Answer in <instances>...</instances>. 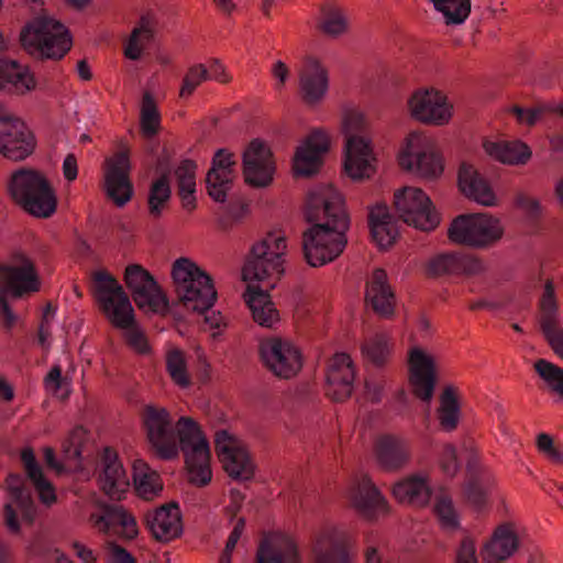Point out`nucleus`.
<instances>
[{"instance_id": "f257e3e1", "label": "nucleus", "mask_w": 563, "mask_h": 563, "mask_svg": "<svg viewBox=\"0 0 563 563\" xmlns=\"http://www.w3.org/2000/svg\"><path fill=\"white\" fill-rule=\"evenodd\" d=\"M142 421L148 443L159 457L173 459L180 449L190 481L199 486L211 481L209 443L194 419L181 417L175 426L165 408L147 405Z\"/></svg>"}, {"instance_id": "f03ea898", "label": "nucleus", "mask_w": 563, "mask_h": 563, "mask_svg": "<svg viewBox=\"0 0 563 563\" xmlns=\"http://www.w3.org/2000/svg\"><path fill=\"white\" fill-rule=\"evenodd\" d=\"M305 214L310 227L302 234V251L310 266H323L341 255L350 225L341 194L330 185H316L307 196Z\"/></svg>"}, {"instance_id": "7ed1b4c3", "label": "nucleus", "mask_w": 563, "mask_h": 563, "mask_svg": "<svg viewBox=\"0 0 563 563\" xmlns=\"http://www.w3.org/2000/svg\"><path fill=\"white\" fill-rule=\"evenodd\" d=\"M175 291L183 306L205 313V322L216 330V335L225 327L223 317L216 311L208 312L217 297L211 277L192 261L181 257L175 261L172 269Z\"/></svg>"}, {"instance_id": "20e7f679", "label": "nucleus", "mask_w": 563, "mask_h": 563, "mask_svg": "<svg viewBox=\"0 0 563 563\" xmlns=\"http://www.w3.org/2000/svg\"><path fill=\"white\" fill-rule=\"evenodd\" d=\"M92 291L109 320L117 328L126 330L130 344L144 353L146 342L142 333L134 327L132 305L118 280L106 271H97L92 274Z\"/></svg>"}, {"instance_id": "39448f33", "label": "nucleus", "mask_w": 563, "mask_h": 563, "mask_svg": "<svg viewBox=\"0 0 563 563\" xmlns=\"http://www.w3.org/2000/svg\"><path fill=\"white\" fill-rule=\"evenodd\" d=\"M0 321L10 329L16 322V316L12 312L7 301V294L15 298L30 295L40 289V278L34 264L24 255L18 254L10 264L0 266Z\"/></svg>"}, {"instance_id": "423d86ee", "label": "nucleus", "mask_w": 563, "mask_h": 563, "mask_svg": "<svg viewBox=\"0 0 563 563\" xmlns=\"http://www.w3.org/2000/svg\"><path fill=\"white\" fill-rule=\"evenodd\" d=\"M342 130L345 136L344 170L355 180L371 177L374 173V157L365 135V120L357 111L344 114Z\"/></svg>"}, {"instance_id": "0eeeda50", "label": "nucleus", "mask_w": 563, "mask_h": 563, "mask_svg": "<svg viewBox=\"0 0 563 563\" xmlns=\"http://www.w3.org/2000/svg\"><path fill=\"white\" fill-rule=\"evenodd\" d=\"M9 190L12 198L35 217L48 218L56 209L53 189L37 172L21 169L14 173Z\"/></svg>"}, {"instance_id": "6e6552de", "label": "nucleus", "mask_w": 563, "mask_h": 563, "mask_svg": "<svg viewBox=\"0 0 563 563\" xmlns=\"http://www.w3.org/2000/svg\"><path fill=\"white\" fill-rule=\"evenodd\" d=\"M23 45L40 58L60 59L71 47V38L66 27L47 15L31 22L21 33Z\"/></svg>"}, {"instance_id": "1a4fd4ad", "label": "nucleus", "mask_w": 563, "mask_h": 563, "mask_svg": "<svg viewBox=\"0 0 563 563\" xmlns=\"http://www.w3.org/2000/svg\"><path fill=\"white\" fill-rule=\"evenodd\" d=\"M286 239L278 232H269L255 243L243 266V278L246 282H264L278 279L284 273Z\"/></svg>"}, {"instance_id": "9d476101", "label": "nucleus", "mask_w": 563, "mask_h": 563, "mask_svg": "<svg viewBox=\"0 0 563 563\" xmlns=\"http://www.w3.org/2000/svg\"><path fill=\"white\" fill-rule=\"evenodd\" d=\"M499 221L485 213L461 214L453 220L449 238L461 244L485 247L501 238Z\"/></svg>"}, {"instance_id": "9b49d317", "label": "nucleus", "mask_w": 563, "mask_h": 563, "mask_svg": "<svg viewBox=\"0 0 563 563\" xmlns=\"http://www.w3.org/2000/svg\"><path fill=\"white\" fill-rule=\"evenodd\" d=\"M394 207L405 223L422 231L433 230L440 222L430 198L419 188L405 187L396 191Z\"/></svg>"}, {"instance_id": "f8f14e48", "label": "nucleus", "mask_w": 563, "mask_h": 563, "mask_svg": "<svg viewBox=\"0 0 563 563\" xmlns=\"http://www.w3.org/2000/svg\"><path fill=\"white\" fill-rule=\"evenodd\" d=\"M401 168L420 175L434 178L442 172L441 158L432 143L424 136L411 133L398 155Z\"/></svg>"}, {"instance_id": "ddd939ff", "label": "nucleus", "mask_w": 563, "mask_h": 563, "mask_svg": "<svg viewBox=\"0 0 563 563\" xmlns=\"http://www.w3.org/2000/svg\"><path fill=\"white\" fill-rule=\"evenodd\" d=\"M260 356L264 365L280 378H291L302 367V355L290 341L272 336L260 342Z\"/></svg>"}, {"instance_id": "4468645a", "label": "nucleus", "mask_w": 563, "mask_h": 563, "mask_svg": "<svg viewBox=\"0 0 563 563\" xmlns=\"http://www.w3.org/2000/svg\"><path fill=\"white\" fill-rule=\"evenodd\" d=\"M216 450L228 475L236 481H249L254 475V464L242 443L227 430H218Z\"/></svg>"}, {"instance_id": "2eb2a0df", "label": "nucleus", "mask_w": 563, "mask_h": 563, "mask_svg": "<svg viewBox=\"0 0 563 563\" xmlns=\"http://www.w3.org/2000/svg\"><path fill=\"white\" fill-rule=\"evenodd\" d=\"M124 280L141 309L161 311L167 307V299L153 276L141 265L131 264L125 269Z\"/></svg>"}, {"instance_id": "dca6fc26", "label": "nucleus", "mask_w": 563, "mask_h": 563, "mask_svg": "<svg viewBox=\"0 0 563 563\" xmlns=\"http://www.w3.org/2000/svg\"><path fill=\"white\" fill-rule=\"evenodd\" d=\"M34 141L24 123L8 112L0 113V153L12 161L27 157Z\"/></svg>"}, {"instance_id": "f3484780", "label": "nucleus", "mask_w": 563, "mask_h": 563, "mask_svg": "<svg viewBox=\"0 0 563 563\" xmlns=\"http://www.w3.org/2000/svg\"><path fill=\"white\" fill-rule=\"evenodd\" d=\"M89 521L99 532L133 539L137 534L135 518L122 506L100 504L90 514Z\"/></svg>"}, {"instance_id": "a211bd4d", "label": "nucleus", "mask_w": 563, "mask_h": 563, "mask_svg": "<svg viewBox=\"0 0 563 563\" xmlns=\"http://www.w3.org/2000/svg\"><path fill=\"white\" fill-rule=\"evenodd\" d=\"M130 169V159L125 152H119L107 161L103 188L108 198L118 207H123L133 195Z\"/></svg>"}, {"instance_id": "6ab92c4d", "label": "nucleus", "mask_w": 563, "mask_h": 563, "mask_svg": "<svg viewBox=\"0 0 563 563\" xmlns=\"http://www.w3.org/2000/svg\"><path fill=\"white\" fill-rule=\"evenodd\" d=\"M411 115L422 122L443 124L451 118L446 97L434 89H419L409 99Z\"/></svg>"}, {"instance_id": "aec40b11", "label": "nucleus", "mask_w": 563, "mask_h": 563, "mask_svg": "<svg viewBox=\"0 0 563 563\" xmlns=\"http://www.w3.org/2000/svg\"><path fill=\"white\" fill-rule=\"evenodd\" d=\"M275 166L269 148L254 140L243 153V174L245 181L254 187H265L273 180Z\"/></svg>"}, {"instance_id": "412c9836", "label": "nucleus", "mask_w": 563, "mask_h": 563, "mask_svg": "<svg viewBox=\"0 0 563 563\" xmlns=\"http://www.w3.org/2000/svg\"><path fill=\"white\" fill-rule=\"evenodd\" d=\"M97 470L99 485L104 494L110 498L121 499L130 487V481L118 454L110 448H106Z\"/></svg>"}, {"instance_id": "4be33fe9", "label": "nucleus", "mask_w": 563, "mask_h": 563, "mask_svg": "<svg viewBox=\"0 0 563 563\" xmlns=\"http://www.w3.org/2000/svg\"><path fill=\"white\" fill-rule=\"evenodd\" d=\"M351 539L339 529L324 531L312 548L313 563H351Z\"/></svg>"}, {"instance_id": "5701e85b", "label": "nucleus", "mask_w": 563, "mask_h": 563, "mask_svg": "<svg viewBox=\"0 0 563 563\" xmlns=\"http://www.w3.org/2000/svg\"><path fill=\"white\" fill-rule=\"evenodd\" d=\"M349 498L355 509L367 519H374L388 510L386 499L367 475L352 484Z\"/></svg>"}, {"instance_id": "b1692460", "label": "nucleus", "mask_w": 563, "mask_h": 563, "mask_svg": "<svg viewBox=\"0 0 563 563\" xmlns=\"http://www.w3.org/2000/svg\"><path fill=\"white\" fill-rule=\"evenodd\" d=\"M330 139L321 130H314L306 142L298 146L294 157V169L297 175L310 176L318 172L322 155L329 150Z\"/></svg>"}, {"instance_id": "393cba45", "label": "nucleus", "mask_w": 563, "mask_h": 563, "mask_svg": "<svg viewBox=\"0 0 563 563\" xmlns=\"http://www.w3.org/2000/svg\"><path fill=\"white\" fill-rule=\"evenodd\" d=\"M234 166L235 161L231 153L223 148L217 151L212 159V166L207 174L206 183L208 194L218 202L225 201L227 194L235 177Z\"/></svg>"}, {"instance_id": "a878e982", "label": "nucleus", "mask_w": 563, "mask_h": 563, "mask_svg": "<svg viewBox=\"0 0 563 563\" xmlns=\"http://www.w3.org/2000/svg\"><path fill=\"white\" fill-rule=\"evenodd\" d=\"M354 368L345 353L335 354L327 372V395L335 401L347 399L353 390Z\"/></svg>"}, {"instance_id": "bb28decb", "label": "nucleus", "mask_w": 563, "mask_h": 563, "mask_svg": "<svg viewBox=\"0 0 563 563\" xmlns=\"http://www.w3.org/2000/svg\"><path fill=\"white\" fill-rule=\"evenodd\" d=\"M540 310L541 330L554 352L563 358V331L559 328L556 321L558 303L554 286L551 280H548L544 285L540 299Z\"/></svg>"}, {"instance_id": "cd10ccee", "label": "nucleus", "mask_w": 563, "mask_h": 563, "mask_svg": "<svg viewBox=\"0 0 563 563\" xmlns=\"http://www.w3.org/2000/svg\"><path fill=\"white\" fill-rule=\"evenodd\" d=\"M410 382L415 394L429 402L433 396L435 377L433 362L422 350L413 347L409 355Z\"/></svg>"}, {"instance_id": "c85d7f7f", "label": "nucleus", "mask_w": 563, "mask_h": 563, "mask_svg": "<svg viewBox=\"0 0 563 563\" xmlns=\"http://www.w3.org/2000/svg\"><path fill=\"white\" fill-rule=\"evenodd\" d=\"M329 79L324 67L319 60L308 57L300 70V92L305 102L318 103L328 91Z\"/></svg>"}, {"instance_id": "c756f323", "label": "nucleus", "mask_w": 563, "mask_h": 563, "mask_svg": "<svg viewBox=\"0 0 563 563\" xmlns=\"http://www.w3.org/2000/svg\"><path fill=\"white\" fill-rule=\"evenodd\" d=\"M365 300L376 313L383 317L393 314L395 295L388 284L387 274L384 269L376 268L368 277Z\"/></svg>"}, {"instance_id": "7c9ffc66", "label": "nucleus", "mask_w": 563, "mask_h": 563, "mask_svg": "<svg viewBox=\"0 0 563 563\" xmlns=\"http://www.w3.org/2000/svg\"><path fill=\"white\" fill-rule=\"evenodd\" d=\"M9 500L4 506L5 525L12 532L20 530L18 511L29 512L32 506L31 495L20 475H9L7 478Z\"/></svg>"}, {"instance_id": "2f4dec72", "label": "nucleus", "mask_w": 563, "mask_h": 563, "mask_svg": "<svg viewBox=\"0 0 563 563\" xmlns=\"http://www.w3.org/2000/svg\"><path fill=\"white\" fill-rule=\"evenodd\" d=\"M257 563H299L297 547L286 536H265L257 550Z\"/></svg>"}, {"instance_id": "473e14b6", "label": "nucleus", "mask_w": 563, "mask_h": 563, "mask_svg": "<svg viewBox=\"0 0 563 563\" xmlns=\"http://www.w3.org/2000/svg\"><path fill=\"white\" fill-rule=\"evenodd\" d=\"M146 523L153 537L161 542H168L181 532L180 514L176 504L162 506L148 514Z\"/></svg>"}, {"instance_id": "72a5a7b5", "label": "nucleus", "mask_w": 563, "mask_h": 563, "mask_svg": "<svg viewBox=\"0 0 563 563\" xmlns=\"http://www.w3.org/2000/svg\"><path fill=\"white\" fill-rule=\"evenodd\" d=\"M466 472L467 479L463 488V496L471 506L481 510L487 503L492 477L486 471L477 467L474 454L467 461Z\"/></svg>"}, {"instance_id": "f704fd0d", "label": "nucleus", "mask_w": 563, "mask_h": 563, "mask_svg": "<svg viewBox=\"0 0 563 563\" xmlns=\"http://www.w3.org/2000/svg\"><path fill=\"white\" fill-rule=\"evenodd\" d=\"M481 269V263L468 255L459 253L439 254L430 260L427 272L430 276L451 274H476Z\"/></svg>"}, {"instance_id": "c9c22d12", "label": "nucleus", "mask_w": 563, "mask_h": 563, "mask_svg": "<svg viewBox=\"0 0 563 563\" xmlns=\"http://www.w3.org/2000/svg\"><path fill=\"white\" fill-rule=\"evenodd\" d=\"M459 185L465 196L483 206H494L495 194L487 180L470 164L463 163L459 170Z\"/></svg>"}, {"instance_id": "e433bc0d", "label": "nucleus", "mask_w": 563, "mask_h": 563, "mask_svg": "<svg viewBox=\"0 0 563 563\" xmlns=\"http://www.w3.org/2000/svg\"><path fill=\"white\" fill-rule=\"evenodd\" d=\"M377 461L382 467L396 471L409 461V448L406 441L394 435L380 437L375 444Z\"/></svg>"}, {"instance_id": "4c0bfd02", "label": "nucleus", "mask_w": 563, "mask_h": 563, "mask_svg": "<svg viewBox=\"0 0 563 563\" xmlns=\"http://www.w3.org/2000/svg\"><path fill=\"white\" fill-rule=\"evenodd\" d=\"M244 301L247 305L256 323L265 328H272L279 321V313L274 307L267 291L249 285L244 292Z\"/></svg>"}, {"instance_id": "58836bf2", "label": "nucleus", "mask_w": 563, "mask_h": 563, "mask_svg": "<svg viewBox=\"0 0 563 563\" xmlns=\"http://www.w3.org/2000/svg\"><path fill=\"white\" fill-rule=\"evenodd\" d=\"M517 548L518 539L514 531L507 526H500L490 541L485 544L482 556L486 563H500L509 558Z\"/></svg>"}, {"instance_id": "ea45409f", "label": "nucleus", "mask_w": 563, "mask_h": 563, "mask_svg": "<svg viewBox=\"0 0 563 563\" xmlns=\"http://www.w3.org/2000/svg\"><path fill=\"white\" fill-rule=\"evenodd\" d=\"M368 222L373 240L380 249H387L399 232L386 206H377L369 211Z\"/></svg>"}, {"instance_id": "a19ab883", "label": "nucleus", "mask_w": 563, "mask_h": 563, "mask_svg": "<svg viewBox=\"0 0 563 563\" xmlns=\"http://www.w3.org/2000/svg\"><path fill=\"white\" fill-rule=\"evenodd\" d=\"M393 495L400 503L423 506L430 500L431 489L424 477L412 475L395 484Z\"/></svg>"}, {"instance_id": "79ce46f5", "label": "nucleus", "mask_w": 563, "mask_h": 563, "mask_svg": "<svg viewBox=\"0 0 563 563\" xmlns=\"http://www.w3.org/2000/svg\"><path fill=\"white\" fill-rule=\"evenodd\" d=\"M485 152L505 164H525L531 156L529 147L520 142H484Z\"/></svg>"}, {"instance_id": "37998d69", "label": "nucleus", "mask_w": 563, "mask_h": 563, "mask_svg": "<svg viewBox=\"0 0 563 563\" xmlns=\"http://www.w3.org/2000/svg\"><path fill=\"white\" fill-rule=\"evenodd\" d=\"M21 461L25 467L27 477L33 483L38 497L43 504L51 506L56 500L52 484L43 476V472L31 449H24L21 453Z\"/></svg>"}, {"instance_id": "c03bdc74", "label": "nucleus", "mask_w": 563, "mask_h": 563, "mask_svg": "<svg viewBox=\"0 0 563 563\" xmlns=\"http://www.w3.org/2000/svg\"><path fill=\"white\" fill-rule=\"evenodd\" d=\"M178 195L183 207L187 210L196 208V164L185 159L175 170Z\"/></svg>"}, {"instance_id": "a18cd8bd", "label": "nucleus", "mask_w": 563, "mask_h": 563, "mask_svg": "<svg viewBox=\"0 0 563 563\" xmlns=\"http://www.w3.org/2000/svg\"><path fill=\"white\" fill-rule=\"evenodd\" d=\"M13 86L16 90L25 91L34 87V79L27 68L19 63L0 56V86Z\"/></svg>"}, {"instance_id": "49530a36", "label": "nucleus", "mask_w": 563, "mask_h": 563, "mask_svg": "<svg viewBox=\"0 0 563 563\" xmlns=\"http://www.w3.org/2000/svg\"><path fill=\"white\" fill-rule=\"evenodd\" d=\"M133 482L135 490L143 499H153L162 490L158 474L143 461H135L133 464Z\"/></svg>"}, {"instance_id": "de8ad7c7", "label": "nucleus", "mask_w": 563, "mask_h": 563, "mask_svg": "<svg viewBox=\"0 0 563 563\" xmlns=\"http://www.w3.org/2000/svg\"><path fill=\"white\" fill-rule=\"evenodd\" d=\"M154 37V23L148 15H142L140 23L135 26L129 37L124 48L126 58L137 60L141 58L143 49L152 42Z\"/></svg>"}, {"instance_id": "09e8293b", "label": "nucleus", "mask_w": 563, "mask_h": 563, "mask_svg": "<svg viewBox=\"0 0 563 563\" xmlns=\"http://www.w3.org/2000/svg\"><path fill=\"white\" fill-rule=\"evenodd\" d=\"M431 2L434 9L443 14L449 25L464 23L471 13V0H431Z\"/></svg>"}, {"instance_id": "8fccbe9b", "label": "nucleus", "mask_w": 563, "mask_h": 563, "mask_svg": "<svg viewBox=\"0 0 563 563\" xmlns=\"http://www.w3.org/2000/svg\"><path fill=\"white\" fill-rule=\"evenodd\" d=\"M363 356L376 366H382L389 355L388 339L384 333L368 336L362 344Z\"/></svg>"}, {"instance_id": "3c124183", "label": "nucleus", "mask_w": 563, "mask_h": 563, "mask_svg": "<svg viewBox=\"0 0 563 563\" xmlns=\"http://www.w3.org/2000/svg\"><path fill=\"white\" fill-rule=\"evenodd\" d=\"M170 195L169 174L165 173L153 181L151 186L148 196V209L151 216L155 218L161 216L162 208L164 203L169 200Z\"/></svg>"}, {"instance_id": "603ef678", "label": "nucleus", "mask_w": 563, "mask_h": 563, "mask_svg": "<svg viewBox=\"0 0 563 563\" xmlns=\"http://www.w3.org/2000/svg\"><path fill=\"white\" fill-rule=\"evenodd\" d=\"M166 369L175 384L183 388L190 386L191 379L187 371L185 355L181 351L175 349L167 353Z\"/></svg>"}, {"instance_id": "864d4df0", "label": "nucleus", "mask_w": 563, "mask_h": 563, "mask_svg": "<svg viewBox=\"0 0 563 563\" xmlns=\"http://www.w3.org/2000/svg\"><path fill=\"white\" fill-rule=\"evenodd\" d=\"M459 404L454 396L453 389L446 387L441 395V406L439 409V419L443 429L452 431L459 422Z\"/></svg>"}, {"instance_id": "5fc2aeb1", "label": "nucleus", "mask_w": 563, "mask_h": 563, "mask_svg": "<svg viewBox=\"0 0 563 563\" xmlns=\"http://www.w3.org/2000/svg\"><path fill=\"white\" fill-rule=\"evenodd\" d=\"M435 514L441 525L448 530H454L459 527V518L450 495L441 489L435 495Z\"/></svg>"}, {"instance_id": "6e6d98bb", "label": "nucleus", "mask_w": 563, "mask_h": 563, "mask_svg": "<svg viewBox=\"0 0 563 563\" xmlns=\"http://www.w3.org/2000/svg\"><path fill=\"white\" fill-rule=\"evenodd\" d=\"M159 113L154 101V98L150 92L143 95L142 107H141V125L144 134L153 136L158 131Z\"/></svg>"}, {"instance_id": "4d7b16f0", "label": "nucleus", "mask_w": 563, "mask_h": 563, "mask_svg": "<svg viewBox=\"0 0 563 563\" xmlns=\"http://www.w3.org/2000/svg\"><path fill=\"white\" fill-rule=\"evenodd\" d=\"M534 369L552 390L563 396V369L561 367L540 358L534 363Z\"/></svg>"}, {"instance_id": "13d9d810", "label": "nucleus", "mask_w": 563, "mask_h": 563, "mask_svg": "<svg viewBox=\"0 0 563 563\" xmlns=\"http://www.w3.org/2000/svg\"><path fill=\"white\" fill-rule=\"evenodd\" d=\"M346 20L338 8L331 5L322 8L321 30L325 34L338 36L346 30Z\"/></svg>"}, {"instance_id": "bf43d9fd", "label": "nucleus", "mask_w": 563, "mask_h": 563, "mask_svg": "<svg viewBox=\"0 0 563 563\" xmlns=\"http://www.w3.org/2000/svg\"><path fill=\"white\" fill-rule=\"evenodd\" d=\"M207 79H209V71L203 64L191 66L183 79L179 96L181 98L191 96L195 89Z\"/></svg>"}, {"instance_id": "052dcab7", "label": "nucleus", "mask_w": 563, "mask_h": 563, "mask_svg": "<svg viewBox=\"0 0 563 563\" xmlns=\"http://www.w3.org/2000/svg\"><path fill=\"white\" fill-rule=\"evenodd\" d=\"M439 464L442 472L450 477L455 476L461 464L457 459V452L454 445L444 444L439 453Z\"/></svg>"}, {"instance_id": "680f3d73", "label": "nucleus", "mask_w": 563, "mask_h": 563, "mask_svg": "<svg viewBox=\"0 0 563 563\" xmlns=\"http://www.w3.org/2000/svg\"><path fill=\"white\" fill-rule=\"evenodd\" d=\"M455 563H478L474 540L465 536L456 552Z\"/></svg>"}, {"instance_id": "e2e57ef3", "label": "nucleus", "mask_w": 563, "mask_h": 563, "mask_svg": "<svg viewBox=\"0 0 563 563\" xmlns=\"http://www.w3.org/2000/svg\"><path fill=\"white\" fill-rule=\"evenodd\" d=\"M45 388L54 395H57L65 386H67V379L62 376V368L59 365H55L51 368L44 378Z\"/></svg>"}, {"instance_id": "0e129e2a", "label": "nucleus", "mask_w": 563, "mask_h": 563, "mask_svg": "<svg viewBox=\"0 0 563 563\" xmlns=\"http://www.w3.org/2000/svg\"><path fill=\"white\" fill-rule=\"evenodd\" d=\"M517 205L519 208L526 211L530 219H537L541 214V206L538 200L532 197L520 195L517 198Z\"/></svg>"}, {"instance_id": "69168bd1", "label": "nucleus", "mask_w": 563, "mask_h": 563, "mask_svg": "<svg viewBox=\"0 0 563 563\" xmlns=\"http://www.w3.org/2000/svg\"><path fill=\"white\" fill-rule=\"evenodd\" d=\"M512 113L520 123H526L528 125H533L541 115V111L539 109H525L519 106H515L512 108Z\"/></svg>"}, {"instance_id": "338daca9", "label": "nucleus", "mask_w": 563, "mask_h": 563, "mask_svg": "<svg viewBox=\"0 0 563 563\" xmlns=\"http://www.w3.org/2000/svg\"><path fill=\"white\" fill-rule=\"evenodd\" d=\"M244 529H245V519L243 517H240L231 533L229 534V538H228V541H227V544H225V550L228 553H233L238 542L240 541L243 532H244Z\"/></svg>"}, {"instance_id": "774afa93", "label": "nucleus", "mask_w": 563, "mask_h": 563, "mask_svg": "<svg viewBox=\"0 0 563 563\" xmlns=\"http://www.w3.org/2000/svg\"><path fill=\"white\" fill-rule=\"evenodd\" d=\"M110 560L112 563H136L134 558L122 547L110 548Z\"/></svg>"}]
</instances>
